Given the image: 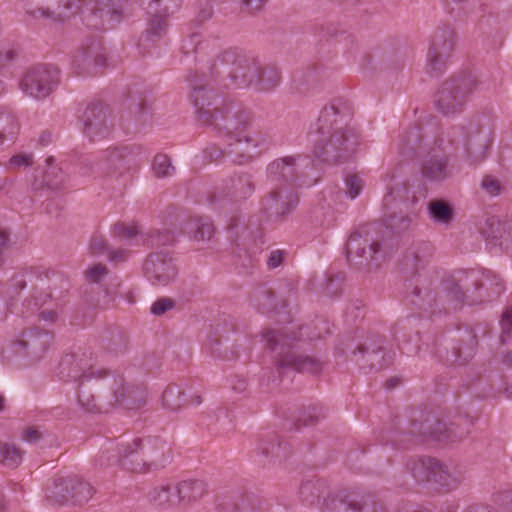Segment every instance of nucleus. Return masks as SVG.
<instances>
[{"instance_id": "nucleus-11", "label": "nucleus", "mask_w": 512, "mask_h": 512, "mask_svg": "<svg viewBox=\"0 0 512 512\" xmlns=\"http://www.w3.org/2000/svg\"><path fill=\"white\" fill-rule=\"evenodd\" d=\"M457 45L455 30L449 25L436 28L431 36L427 54L430 73L442 74L451 59Z\"/></svg>"}, {"instance_id": "nucleus-27", "label": "nucleus", "mask_w": 512, "mask_h": 512, "mask_svg": "<svg viewBox=\"0 0 512 512\" xmlns=\"http://www.w3.org/2000/svg\"><path fill=\"white\" fill-rule=\"evenodd\" d=\"M178 505H192L207 493V485L200 479H184L175 483Z\"/></svg>"}, {"instance_id": "nucleus-12", "label": "nucleus", "mask_w": 512, "mask_h": 512, "mask_svg": "<svg viewBox=\"0 0 512 512\" xmlns=\"http://www.w3.org/2000/svg\"><path fill=\"white\" fill-rule=\"evenodd\" d=\"M470 426L471 422L462 418L447 425L434 416H428L421 423L414 422L411 433L421 437L453 442L465 438L470 433Z\"/></svg>"}, {"instance_id": "nucleus-53", "label": "nucleus", "mask_w": 512, "mask_h": 512, "mask_svg": "<svg viewBox=\"0 0 512 512\" xmlns=\"http://www.w3.org/2000/svg\"><path fill=\"white\" fill-rule=\"evenodd\" d=\"M316 487L312 483H305L301 486V496L304 503L308 505H315L319 502V496L314 493Z\"/></svg>"}, {"instance_id": "nucleus-37", "label": "nucleus", "mask_w": 512, "mask_h": 512, "mask_svg": "<svg viewBox=\"0 0 512 512\" xmlns=\"http://www.w3.org/2000/svg\"><path fill=\"white\" fill-rule=\"evenodd\" d=\"M428 262V255L423 253L420 248L408 249L402 260V268L405 272L414 274Z\"/></svg>"}, {"instance_id": "nucleus-61", "label": "nucleus", "mask_w": 512, "mask_h": 512, "mask_svg": "<svg viewBox=\"0 0 512 512\" xmlns=\"http://www.w3.org/2000/svg\"><path fill=\"white\" fill-rule=\"evenodd\" d=\"M8 164L14 168L31 166L33 164V155L24 153L16 154L10 158Z\"/></svg>"}, {"instance_id": "nucleus-48", "label": "nucleus", "mask_w": 512, "mask_h": 512, "mask_svg": "<svg viewBox=\"0 0 512 512\" xmlns=\"http://www.w3.org/2000/svg\"><path fill=\"white\" fill-rule=\"evenodd\" d=\"M167 29V22L164 16L154 15L148 28L146 29L147 38H160Z\"/></svg>"}, {"instance_id": "nucleus-31", "label": "nucleus", "mask_w": 512, "mask_h": 512, "mask_svg": "<svg viewBox=\"0 0 512 512\" xmlns=\"http://www.w3.org/2000/svg\"><path fill=\"white\" fill-rule=\"evenodd\" d=\"M20 122L14 113L0 107V148L13 144L20 133Z\"/></svg>"}, {"instance_id": "nucleus-7", "label": "nucleus", "mask_w": 512, "mask_h": 512, "mask_svg": "<svg viewBox=\"0 0 512 512\" xmlns=\"http://www.w3.org/2000/svg\"><path fill=\"white\" fill-rule=\"evenodd\" d=\"M346 254L349 262L370 267L383 256L382 235L375 225L366 224L356 228L346 242Z\"/></svg>"}, {"instance_id": "nucleus-52", "label": "nucleus", "mask_w": 512, "mask_h": 512, "mask_svg": "<svg viewBox=\"0 0 512 512\" xmlns=\"http://www.w3.org/2000/svg\"><path fill=\"white\" fill-rule=\"evenodd\" d=\"M174 240V234L169 230L157 231L150 237L151 244L156 246L170 245Z\"/></svg>"}, {"instance_id": "nucleus-63", "label": "nucleus", "mask_w": 512, "mask_h": 512, "mask_svg": "<svg viewBox=\"0 0 512 512\" xmlns=\"http://www.w3.org/2000/svg\"><path fill=\"white\" fill-rule=\"evenodd\" d=\"M334 508H338L340 511L351 510L352 512H361L364 509V504L357 499H351L349 501L339 502L336 504L333 501Z\"/></svg>"}, {"instance_id": "nucleus-47", "label": "nucleus", "mask_w": 512, "mask_h": 512, "mask_svg": "<svg viewBox=\"0 0 512 512\" xmlns=\"http://www.w3.org/2000/svg\"><path fill=\"white\" fill-rule=\"evenodd\" d=\"M411 222V217L401 212L390 213L385 218L386 226L397 233L407 230Z\"/></svg>"}, {"instance_id": "nucleus-45", "label": "nucleus", "mask_w": 512, "mask_h": 512, "mask_svg": "<svg viewBox=\"0 0 512 512\" xmlns=\"http://www.w3.org/2000/svg\"><path fill=\"white\" fill-rule=\"evenodd\" d=\"M127 338L122 332H111L102 340L103 347L111 353H123L127 348Z\"/></svg>"}, {"instance_id": "nucleus-30", "label": "nucleus", "mask_w": 512, "mask_h": 512, "mask_svg": "<svg viewBox=\"0 0 512 512\" xmlns=\"http://www.w3.org/2000/svg\"><path fill=\"white\" fill-rule=\"evenodd\" d=\"M181 230L197 242L210 240L214 234L212 222L203 217H190L182 224Z\"/></svg>"}, {"instance_id": "nucleus-64", "label": "nucleus", "mask_w": 512, "mask_h": 512, "mask_svg": "<svg viewBox=\"0 0 512 512\" xmlns=\"http://www.w3.org/2000/svg\"><path fill=\"white\" fill-rule=\"evenodd\" d=\"M199 44H200V35L197 33H194L189 38H187L183 41L182 50L186 54L196 52Z\"/></svg>"}, {"instance_id": "nucleus-4", "label": "nucleus", "mask_w": 512, "mask_h": 512, "mask_svg": "<svg viewBox=\"0 0 512 512\" xmlns=\"http://www.w3.org/2000/svg\"><path fill=\"white\" fill-rule=\"evenodd\" d=\"M487 81L472 71H460L444 80L435 95V107L444 116L464 111L475 91L489 89Z\"/></svg>"}, {"instance_id": "nucleus-1", "label": "nucleus", "mask_w": 512, "mask_h": 512, "mask_svg": "<svg viewBox=\"0 0 512 512\" xmlns=\"http://www.w3.org/2000/svg\"><path fill=\"white\" fill-rule=\"evenodd\" d=\"M60 366L61 373L71 366L68 380L78 382V403L87 412H107L117 405L134 409L145 403L142 386L128 384L122 375L89 366L83 358L65 357Z\"/></svg>"}, {"instance_id": "nucleus-10", "label": "nucleus", "mask_w": 512, "mask_h": 512, "mask_svg": "<svg viewBox=\"0 0 512 512\" xmlns=\"http://www.w3.org/2000/svg\"><path fill=\"white\" fill-rule=\"evenodd\" d=\"M408 467L418 481H434L447 488L456 487L463 480V473L431 457L412 460Z\"/></svg>"}, {"instance_id": "nucleus-32", "label": "nucleus", "mask_w": 512, "mask_h": 512, "mask_svg": "<svg viewBox=\"0 0 512 512\" xmlns=\"http://www.w3.org/2000/svg\"><path fill=\"white\" fill-rule=\"evenodd\" d=\"M407 300L423 311L433 310L437 304V297L433 289L424 282L417 283L407 293Z\"/></svg>"}, {"instance_id": "nucleus-49", "label": "nucleus", "mask_w": 512, "mask_h": 512, "mask_svg": "<svg viewBox=\"0 0 512 512\" xmlns=\"http://www.w3.org/2000/svg\"><path fill=\"white\" fill-rule=\"evenodd\" d=\"M364 182L357 174H349L345 178V191L346 194L351 198H356L362 191Z\"/></svg>"}, {"instance_id": "nucleus-55", "label": "nucleus", "mask_w": 512, "mask_h": 512, "mask_svg": "<svg viewBox=\"0 0 512 512\" xmlns=\"http://www.w3.org/2000/svg\"><path fill=\"white\" fill-rule=\"evenodd\" d=\"M89 250L93 255L103 254L108 251L107 240L102 235H93L90 240Z\"/></svg>"}, {"instance_id": "nucleus-13", "label": "nucleus", "mask_w": 512, "mask_h": 512, "mask_svg": "<svg viewBox=\"0 0 512 512\" xmlns=\"http://www.w3.org/2000/svg\"><path fill=\"white\" fill-rule=\"evenodd\" d=\"M48 499L55 504H63L72 500L74 503L87 502L94 494L90 483L76 476L58 478L53 481V487L49 488Z\"/></svg>"}, {"instance_id": "nucleus-6", "label": "nucleus", "mask_w": 512, "mask_h": 512, "mask_svg": "<svg viewBox=\"0 0 512 512\" xmlns=\"http://www.w3.org/2000/svg\"><path fill=\"white\" fill-rule=\"evenodd\" d=\"M209 70L211 77L229 80L226 86L248 88L257 81L260 61L237 49H226L216 55Z\"/></svg>"}, {"instance_id": "nucleus-21", "label": "nucleus", "mask_w": 512, "mask_h": 512, "mask_svg": "<svg viewBox=\"0 0 512 512\" xmlns=\"http://www.w3.org/2000/svg\"><path fill=\"white\" fill-rule=\"evenodd\" d=\"M145 444L141 439H134L131 442L118 445L117 462L123 469L137 474L149 473L147 458L144 456Z\"/></svg>"}, {"instance_id": "nucleus-58", "label": "nucleus", "mask_w": 512, "mask_h": 512, "mask_svg": "<svg viewBox=\"0 0 512 512\" xmlns=\"http://www.w3.org/2000/svg\"><path fill=\"white\" fill-rule=\"evenodd\" d=\"M483 189L492 196H497L502 192V186L498 179L486 176L482 181Z\"/></svg>"}, {"instance_id": "nucleus-54", "label": "nucleus", "mask_w": 512, "mask_h": 512, "mask_svg": "<svg viewBox=\"0 0 512 512\" xmlns=\"http://www.w3.org/2000/svg\"><path fill=\"white\" fill-rule=\"evenodd\" d=\"M501 326V341L505 343L506 338L510 337L512 334V308L507 309L500 320Z\"/></svg>"}, {"instance_id": "nucleus-5", "label": "nucleus", "mask_w": 512, "mask_h": 512, "mask_svg": "<svg viewBox=\"0 0 512 512\" xmlns=\"http://www.w3.org/2000/svg\"><path fill=\"white\" fill-rule=\"evenodd\" d=\"M263 338L271 349H279L276 359V368L279 373L295 371L316 374L322 370L321 360L298 353L297 346L301 337L292 328L266 330Z\"/></svg>"}, {"instance_id": "nucleus-16", "label": "nucleus", "mask_w": 512, "mask_h": 512, "mask_svg": "<svg viewBox=\"0 0 512 512\" xmlns=\"http://www.w3.org/2000/svg\"><path fill=\"white\" fill-rule=\"evenodd\" d=\"M189 82L192 89L190 97L197 108V121L202 125L216 129L215 115L218 114L219 110L231 104H241L237 101L225 100L220 105L215 106L213 110H210L207 107L211 104L214 92L207 88L205 84H201L197 75L189 77Z\"/></svg>"}, {"instance_id": "nucleus-46", "label": "nucleus", "mask_w": 512, "mask_h": 512, "mask_svg": "<svg viewBox=\"0 0 512 512\" xmlns=\"http://www.w3.org/2000/svg\"><path fill=\"white\" fill-rule=\"evenodd\" d=\"M152 170L157 178H164L173 175L175 167L171 164V160L167 155L158 154L154 157Z\"/></svg>"}, {"instance_id": "nucleus-14", "label": "nucleus", "mask_w": 512, "mask_h": 512, "mask_svg": "<svg viewBox=\"0 0 512 512\" xmlns=\"http://www.w3.org/2000/svg\"><path fill=\"white\" fill-rule=\"evenodd\" d=\"M59 70L45 65L29 70L21 81L22 90L35 99H43L57 87Z\"/></svg>"}, {"instance_id": "nucleus-40", "label": "nucleus", "mask_w": 512, "mask_h": 512, "mask_svg": "<svg viewBox=\"0 0 512 512\" xmlns=\"http://www.w3.org/2000/svg\"><path fill=\"white\" fill-rule=\"evenodd\" d=\"M247 502V498L240 494L222 496L218 498L217 509L219 512H249Z\"/></svg>"}, {"instance_id": "nucleus-56", "label": "nucleus", "mask_w": 512, "mask_h": 512, "mask_svg": "<svg viewBox=\"0 0 512 512\" xmlns=\"http://www.w3.org/2000/svg\"><path fill=\"white\" fill-rule=\"evenodd\" d=\"M336 115H330L328 119H323V110L317 121L316 133H328L333 128L339 127V122L335 121Z\"/></svg>"}, {"instance_id": "nucleus-20", "label": "nucleus", "mask_w": 512, "mask_h": 512, "mask_svg": "<svg viewBox=\"0 0 512 512\" xmlns=\"http://www.w3.org/2000/svg\"><path fill=\"white\" fill-rule=\"evenodd\" d=\"M304 161L305 159L301 156H285L275 159L267 167L269 182L271 185L289 184L295 189Z\"/></svg>"}, {"instance_id": "nucleus-2", "label": "nucleus", "mask_w": 512, "mask_h": 512, "mask_svg": "<svg viewBox=\"0 0 512 512\" xmlns=\"http://www.w3.org/2000/svg\"><path fill=\"white\" fill-rule=\"evenodd\" d=\"M491 145V137L483 131L479 116L452 126L438 136L423 155L421 174L424 178L442 182L451 176L449 160L460 156L471 163L482 161Z\"/></svg>"}, {"instance_id": "nucleus-9", "label": "nucleus", "mask_w": 512, "mask_h": 512, "mask_svg": "<svg viewBox=\"0 0 512 512\" xmlns=\"http://www.w3.org/2000/svg\"><path fill=\"white\" fill-rule=\"evenodd\" d=\"M315 152L323 161L336 164L346 158L357 145L355 133L347 126L333 128L328 133H316Z\"/></svg>"}, {"instance_id": "nucleus-18", "label": "nucleus", "mask_w": 512, "mask_h": 512, "mask_svg": "<svg viewBox=\"0 0 512 512\" xmlns=\"http://www.w3.org/2000/svg\"><path fill=\"white\" fill-rule=\"evenodd\" d=\"M81 120L82 132L91 141L107 137L113 128L110 110L100 102L89 104L84 110Z\"/></svg>"}, {"instance_id": "nucleus-44", "label": "nucleus", "mask_w": 512, "mask_h": 512, "mask_svg": "<svg viewBox=\"0 0 512 512\" xmlns=\"http://www.w3.org/2000/svg\"><path fill=\"white\" fill-rule=\"evenodd\" d=\"M504 233V225L496 217L487 218L484 226L481 228V234L491 243L502 238Z\"/></svg>"}, {"instance_id": "nucleus-35", "label": "nucleus", "mask_w": 512, "mask_h": 512, "mask_svg": "<svg viewBox=\"0 0 512 512\" xmlns=\"http://www.w3.org/2000/svg\"><path fill=\"white\" fill-rule=\"evenodd\" d=\"M280 79V72L276 67L263 65L260 62V71L253 87L259 91H271L278 86Z\"/></svg>"}, {"instance_id": "nucleus-3", "label": "nucleus", "mask_w": 512, "mask_h": 512, "mask_svg": "<svg viewBox=\"0 0 512 512\" xmlns=\"http://www.w3.org/2000/svg\"><path fill=\"white\" fill-rule=\"evenodd\" d=\"M216 129L226 140V155L236 165H248L268 148V136L253 127V114L243 104H231L215 115Z\"/></svg>"}, {"instance_id": "nucleus-57", "label": "nucleus", "mask_w": 512, "mask_h": 512, "mask_svg": "<svg viewBox=\"0 0 512 512\" xmlns=\"http://www.w3.org/2000/svg\"><path fill=\"white\" fill-rule=\"evenodd\" d=\"M113 233L120 238L131 239L138 234V229L136 226H126L122 223H117L113 226Z\"/></svg>"}, {"instance_id": "nucleus-24", "label": "nucleus", "mask_w": 512, "mask_h": 512, "mask_svg": "<svg viewBox=\"0 0 512 512\" xmlns=\"http://www.w3.org/2000/svg\"><path fill=\"white\" fill-rule=\"evenodd\" d=\"M106 56L99 42L83 46L73 58V66L78 74H96L105 66Z\"/></svg>"}, {"instance_id": "nucleus-8", "label": "nucleus", "mask_w": 512, "mask_h": 512, "mask_svg": "<svg viewBox=\"0 0 512 512\" xmlns=\"http://www.w3.org/2000/svg\"><path fill=\"white\" fill-rule=\"evenodd\" d=\"M139 155L140 149L133 145L109 147L102 151L93 172L99 177L117 179L139 167Z\"/></svg>"}, {"instance_id": "nucleus-25", "label": "nucleus", "mask_w": 512, "mask_h": 512, "mask_svg": "<svg viewBox=\"0 0 512 512\" xmlns=\"http://www.w3.org/2000/svg\"><path fill=\"white\" fill-rule=\"evenodd\" d=\"M483 286L480 274L475 271L460 272L445 283V290L452 301L462 303L471 291Z\"/></svg>"}, {"instance_id": "nucleus-43", "label": "nucleus", "mask_w": 512, "mask_h": 512, "mask_svg": "<svg viewBox=\"0 0 512 512\" xmlns=\"http://www.w3.org/2000/svg\"><path fill=\"white\" fill-rule=\"evenodd\" d=\"M476 347V337L473 335H469L468 340L465 344L459 345L454 348L455 359L453 361L459 365L466 364L473 358L476 352Z\"/></svg>"}, {"instance_id": "nucleus-28", "label": "nucleus", "mask_w": 512, "mask_h": 512, "mask_svg": "<svg viewBox=\"0 0 512 512\" xmlns=\"http://www.w3.org/2000/svg\"><path fill=\"white\" fill-rule=\"evenodd\" d=\"M148 502L160 509H170L178 505L175 483H161L152 487L147 495Z\"/></svg>"}, {"instance_id": "nucleus-22", "label": "nucleus", "mask_w": 512, "mask_h": 512, "mask_svg": "<svg viewBox=\"0 0 512 512\" xmlns=\"http://www.w3.org/2000/svg\"><path fill=\"white\" fill-rule=\"evenodd\" d=\"M52 342V335L45 330L31 327L22 332L21 336L13 341L12 347L16 354H26L39 357Z\"/></svg>"}, {"instance_id": "nucleus-50", "label": "nucleus", "mask_w": 512, "mask_h": 512, "mask_svg": "<svg viewBox=\"0 0 512 512\" xmlns=\"http://www.w3.org/2000/svg\"><path fill=\"white\" fill-rule=\"evenodd\" d=\"M345 275L339 272L335 275H331L326 280V293L330 296H338L342 292Z\"/></svg>"}, {"instance_id": "nucleus-26", "label": "nucleus", "mask_w": 512, "mask_h": 512, "mask_svg": "<svg viewBox=\"0 0 512 512\" xmlns=\"http://www.w3.org/2000/svg\"><path fill=\"white\" fill-rule=\"evenodd\" d=\"M145 453L150 472L160 470L172 462V449L157 439L144 441Z\"/></svg>"}, {"instance_id": "nucleus-34", "label": "nucleus", "mask_w": 512, "mask_h": 512, "mask_svg": "<svg viewBox=\"0 0 512 512\" xmlns=\"http://www.w3.org/2000/svg\"><path fill=\"white\" fill-rule=\"evenodd\" d=\"M427 208L430 218L437 224L448 226L454 220L453 206L445 200H431Z\"/></svg>"}, {"instance_id": "nucleus-51", "label": "nucleus", "mask_w": 512, "mask_h": 512, "mask_svg": "<svg viewBox=\"0 0 512 512\" xmlns=\"http://www.w3.org/2000/svg\"><path fill=\"white\" fill-rule=\"evenodd\" d=\"M109 273V270L106 265L104 264H95L91 267H89L86 272V278L88 281L93 283H98L101 281L104 277H106Z\"/></svg>"}, {"instance_id": "nucleus-15", "label": "nucleus", "mask_w": 512, "mask_h": 512, "mask_svg": "<svg viewBox=\"0 0 512 512\" xmlns=\"http://www.w3.org/2000/svg\"><path fill=\"white\" fill-rule=\"evenodd\" d=\"M298 195L294 188L287 185H272L262 197L261 208L270 217L283 219L298 204Z\"/></svg>"}, {"instance_id": "nucleus-23", "label": "nucleus", "mask_w": 512, "mask_h": 512, "mask_svg": "<svg viewBox=\"0 0 512 512\" xmlns=\"http://www.w3.org/2000/svg\"><path fill=\"white\" fill-rule=\"evenodd\" d=\"M256 190L253 175L248 172L236 173L226 179L219 191V198L240 203L250 198Z\"/></svg>"}, {"instance_id": "nucleus-17", "label": "nucleus", "mask_w": 512, "mask_h": 512, "mask_svg": "<svg viewBox=\"0 0 512 512\" xmlns=\"http://www.w3.org/2000/svg\"><path fill=\"white\" fill-rule=\"evenodd\" d=\"M144 275L155 286H166L178 275V266L167 252H155L148 255L143 263Z\"/></svg>"}, {"instance_id": "nucleus-62", "label": "nucleus", "mask_w": 512, "mask_h": 512, "mask_svg": "<svg viewBox=\"0 0 512 512\" xmlns=\"http://www.w3.org/2000/svg\"><path fill=\"white\" fill-rule=\"evenodd\" d=\"M43 434L34 426L25 427L21 434V439L28 443H37L42 439Z\"/></svg>"}, {"instance_id": "nucleus-29", "label": "nucleus", "mask_w": 512, "mask_h": 512, "mask_svg": "<svg viewBox=\"0 0 512 512\" xmlns=\"http://www.w3.org/2000/svg\"><path fill=\"white\" fill-rule=\"evenodd\" d=\"M423 134L418 126L404 130L398 137L397 148L405 158H412L419 154L422 148Z\"/></svg>"}, {"instance_id": "nucleus-39", "label": "nucleus", "mask_w": 512, "mask_h": 512, "mask_svg": "<svg viewBox=\"0 0 512 512\" xmlns=\"http://www.w3.org/2000/svg\"><path fill=\"white\" fill-rule=\"evenodd\" d=\"M252 299L256 308L262 313H269L277 308L274 291L270 288H258L254 291Z\"/></svg>"}, {"instance_id": "nucleus-38", "label": "nucleus", "mask_w": 512, "mask_h": 512, "mask_svg": "<svg viewBox=\"0 0 512 512\" xmlns=\"http://www.w3.org/2000/svg\"><path fill=\"white\" fill-rule=\"evenodd\" d=\"M53 160V157H49L47 159V163L50 168L45 172L43 181L45 186L49 189L59 191L66 188L68 178L60 168L51 166Z\"/></svg>"}, {"instance_id": "nucleus-59", "label": "nucleus", "mask_w": 512, "mask_h": 512, "mask_svg": "<svg viewBox=\"0 0 512 512\" xmlns=\"http://www.w3.org/2000/svg\"><path fill=\"white\" fill-rule=\"evenodd\" d=\"M175 303L170 298H160L155 301L151 307V313L154 315H162L174 307Z\"/></svg>"}, {"instance_id": "nucleus-33", "label": "nucleus", "mask_w": 512, "mask_h": 512, "mask_svg": "<svg viewBox=\"0 0 512 512\" xmlns=\"http://www.w3.org/2000/svg\"><path fill=\"white\" fill-rule=\"evenodd\" d=\"M352 113V107L347 100L335 98L323 108V119L326 120L330 115H336L335 121H338L340 126H347Z\"/></svg>"}, {"instance_id": "nucleus-19", "label": "nucleus", "mask_w": 512, "mask_h": 512, "mask_svg": "<svg viewBox=\"0 0 512 512\" xmlns=\"http://www.w3.org/2000/svg\"><path fill=\"white\" fill-rule=\"evenodd\" d=\"M82 13L86 24L95 29L113 27L122 20V10L112 0L89 1Z\"/></svg>"}, {"instance_id": "nucleus-42", "label": "nucleus", "mask_w": 512, "mask_h": 512, "mask_svg": "<svg viewBox=\"0 0 512 512\" xmlns=\"http://www.w3.org/2000/svg\"><path fill=\"white\" fill-rule=\"evenodd\" d=\"M24 450L14 444L1 443L0 463L11 468H16L22 462Z\"/></svg>"}, {"instance_id": "nucleus-60", "label": "nucleus", "mask_w": 512, "mask_h": 512, "mask_svg": "<svg viewBox=\"0 0 512 512\" xmlns=\"http://www.w3.org/2000/svg\"><path fill=\"white\" fill-rule=\"evenodd\" d=\"M146 107L147 101L145 97L141 95L130 97L129 109L135 115L141 117V115L144 114Z\"/></svg>"}, {"instance_id": "nucleus-36", "label": "nucleus", "mask_w": 512, "mask_h": 512, "mask_svg": "<svg viewBox=\"0 0 512 512\" xmlns=\"http://www.w3.org/2000/svg\"><path fill=\"white\" fill-rule=\"evenodd\" d=\"M257 451L265 457H274L279 460L286 459L288 456L287 445H283L276 436L260 440Z\"/></svg>"}, {"instance_id": "nucleus-41", "label": "nucleus", "mask_w": 512, "mask_h": 512, "mask_svg": "<svg viewBox=\"0 0 512 512\" xmlns=\"http://www.w3.org/2000/svg\"><path fill=\"white\" fill-rule=\"evenodd\" d=\"M184 395V390L180 385L170 384L163 392V403L167 408L177 410L186 404Z\"/></svg>"}]
</instances>
